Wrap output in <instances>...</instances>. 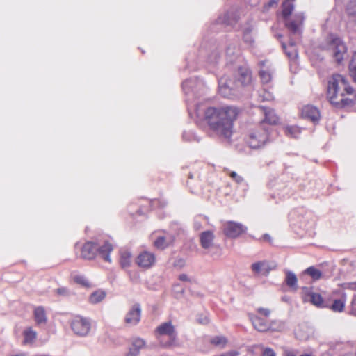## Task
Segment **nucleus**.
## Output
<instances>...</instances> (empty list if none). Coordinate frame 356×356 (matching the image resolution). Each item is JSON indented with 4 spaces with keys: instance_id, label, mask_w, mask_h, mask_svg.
<instances>
[{
    "instance_id": "c85d7f7f",
    "label": "nucleus",
    "mask_w": 356,
    "mask_h": 356,
    "mask_svg": "<svg viewBox=\"0 0 356 356\" xmlns=\"http://www.w3.org/2000/svg\"><path fill=\"white\" fill-rule=\"evenodd\" d=\"M106 293L103 290H96L89 297V302L92 304H97L106 298Z\"/></svg>"
},
{
    "instance_id": "864d4df0",
    "label": "nucleus",
    "mask_w": 356,
    "mask_h": 356,
    "mask_svg": "<svg viewBox=\"0 0 356 356\" xmlns=\"http://www.w3.org/2000/svg\"><path fill=\"white\" fill-rule=\"evenodd\" d=\"M261 240H263L264 241H267L270 243H272V238L271 236H270V234L266 233V234H264L262 236H261V238H260Z\"/></svg>"
},
{
    "instance_id": "2eb2a0df",
    "label": "nucleus",
    "mask_w": 356,
    "mask_h": 356,
    "mask_svg": "<svg viewBox=\"0 0 356 356\" xmlns=\"http://www.w3.org/2000/svg\"><path fill=\"white\" fill-rule=\"evenodd\" d=\"M301 117L303 119L311 121L314 124H318L321 119V113L319 109L313 105L307 104L301 109Z\"/></svg>"
},
{
    "instance_id": "b1692460",
    "label": "nucleus",
    "mask_w": 356,
    "mask_h": 356,
    "mask_svg": "<svg viewBox=\"0 0 356 356\" xmlns=\"http://www.w3.org/2000/svg\"><path fill=\"white\" fill-rule=\"evenodd\" d=\"M284 284L293 291H296L298 289V278L296 275L291 270H287L286 272Z\"/></svg>"
},
{
    "instance_id": "603ef678",
    "label": "nucleus",
    "mask_w": 356,
    "mask_h": 356,
    "mask_svg": "<svg viewBox=\"0 0 356 356\" xmlns=\"http://www.w3.org/2000/svg\"><path fill=\"white\" fill-rule=\"evenodd\" d=\"M258 312L263 314L265 316H268L270 314V310L266 308L260 307L258 309Z\"/></svg>"
},
{
    "instance_id": "0e129e2a",
    "label": "nucleus",
    "mask_w": 356,
    "mask_h": 356,
    "mask_svg": "<svg viewBox=\"0 0 356 356\" xmlns=\"http://www.w3.org/2000/svg\"><path fill=\"white\" fill-rule=\"evenodd\" d=\"M177 293H180L181 295H183L184 293V289L181 288L180 290L177 291Z\"/></svg>"
},
{
    "instance_id": "a18cd8bd",
    "label": "nucleus",
    "mask_w": 356,
    "mask_h": 356,
    "mask_svg": "<svg viewBox=\"0 0 356 356\" xmlns=\"http://www.w3.org/2000/svg\"><path fill=\"white\" fill-rule=\"evenodd\" d=\"M262 356H276L275 352L271 348L266 347L262 351Z\"/></svg>"
},
{
    "instance_id": "5fc2aeb1",
    "label": "nucleus",
    "mask_w": 356,
    "mask_h": 356,
    "mask_svg": "<svg viewBox=\"0 0 356 356\" xmlns=\"http://www.w3.org/2000/svg\"><path fill=\"white\" fill-rule=\"evenodd\" d=\"M211 249V256L213 257H219L221 254V248H220V250L217 249Z\"/></svg>"
},
{
    "instance_id": "6e6d98bb",
    "label": "nucleus",
    "mask_w": 356,
    "mask_h": 356,
    "mask_svg": "<svg viewBox=\"0 0 356 356\" xmlns=\"http://www.w3.org/2000/svg\"><path fill=\"white\" fill-rule=\"evenodd\" d=\"M179 280L182 282L189 281L188 276L186 274H180L179 275Z\"/></svg>"
},
{
    "instance_id": "338daca9",
    "label": "nucleus",
    "mask_w": 356,
    "mask_h": 356,
    "mask_svg": "<svg viewBox=\"0 0 356 356\" xmlns=\"http://www.w3.org/2000/svg\"><path fill=\"white\" fill-rule=\"evenodd\" d=\"M285 356H296V355L291 353H287Z\"/></svg>"
},
{
    "instance_id": "1a4fd4ad",
    "label": "nucleus",
    "mask_w": 356,
    "mask_h": 356,
    "mask_svg": "<svg viewBox=\"0 0 356 356\" xmlns=\"http://www.w3.org/2000/svg\"><path fill=\"white\" fill-rule=\"evenodd\" d=\"M155 333L161 336L166 335L169 337L163 344V347L169 348L177 345V332L170 321L162 323L156 327Z\"/></svg>"
},
{
    "instance_id": "f704fd0d",
    "label": "nucleus",
    "mask_w": 356,
    "mask_h": 356,
    "mask_svg": "<svg viewBox=\"0 0 356 356\" xmlns=\"http://www.w3.org/2000/svg\"><path fill=\"white\" fill-rule=\"evenodd\" d=\"M302 128L298 126H287L286 127V134L294 138H298L301 134Z\"/></svg>"
},
{
    "instance_id": "79ce46f5",
    "label": "nucleus",
    "mask_w": 356,
    "mask_h": 356,
    "mask_svg": "<svg viewBox=\"0 0 356 356\" xmlns=\"http://www.w3.org/2000/svg\"><path fill=\"white\" fill-rule=\"evenodd\" d=\"M340 88H343V92L350 95L353 92V88L350 86L348 81L344 76V82H341Z\"/></svg>"
},
{
    "instance_id": "423d86ee",
    "label": "nucleus",
    "mask_w": 356,
    "mask_h": 356,
    "mask_svg": "<svg viewBox=\"0 0 356 356\" xmlns=\"http://www.w3.org/2000/svg\"><path fill=\"white\" fill-rule=\"evenodd\" d=\"M181 87L186 96L187 104L192 103L196 99L204 96L208 90L204 81L198 76L185 79L182 82Z\"/></svg>"
},
{
    "instance_id": "c9c22d12",
    "label": "nucleus",
    "mask_w": 356,
    "mask_h": 356,
    "mask_svg": "<svg viewBox=\"0 0 356 356\" xmlns=\"http://www.w3.org/2000/svg\"><path fill=\"white\" fill-rule=\"evenodd\" d=\"M184 140L188 142L196 141L199 143L201 138L196 135L193 131H185L182 134Z\"/></svg>"
},
{
    "instance_id": "dca6fc26",
    "label": "nucleus",
    "mask_w": 356,
    "mask_h": 356,
    "mask_svg": "<svg viewBox=\"0 0 356 356\" xmlns=\"http://www.w3.org/2000/svg\"><path fill=\"white\" fill-rule=\"evenodd\" d=\"M141 312L140 304L138 302L134 303L127 313L124 322L127 324L136 325L140 321Z\"/></svg>"
},
{
    "instance_id": "e2e57ef3",
    "label": "nucleus",
    "mask_w": 356,
    "mask_h": 356,
    "mask_svg": "<svg viewBox=\"0 0 356 356\" xmlns=\"http://www.w3.org/2000/svg\"><path fill=\"white\" fill-rule=\"evenodd\" d=\"M300 356H315L311 353H303V354H301Z\"/></svg>"
},
{
    "instance_id": "39448f33",
    "label": "nucleus",
    "mask_w": 356,
    "mask_h": 356,
    "mask_svg": "<svg viewBox=\"0 0 356 356\" xmlns=\"http://www.w3.org/2000/svg\"><path fill=\"white\" fill-rule=\"evenodd\" d=\"M318 48L329 53L337 64H341L344 58V54L347 51V47L337 34L330 33L321 42Z\"/></svg>"
},
{
    "instance_id": "e433bc0d",
    "label": "nucleus",
    "mask_w": 356,
    "mask_h": 356,
    "mask_svg": "<svg viewBox=\"0 0 356 356\" xmlns=\"http://www.w3.org/2000/svg\"><path fill=\"white\" fill-rule=\"evenodd\" d=\"M356 57V51L353 52L351 62L349 65L350 75L353 82L356 83V63H355V58Z\"/></svg>"
},
{
    "instance_id": "4c0bfd02",
    "label": "nucleus",
    "mask_w": 356,
    "mask_h": 356,
    "mask_svg": "<svg viewBox=\"0 0 356 356\" xmlns=\"http://www.w3.org/2000/svg\"><path fill=\"white\" fill-rule=\"evenodd\" d=\"M154 246L159 250H164L168 246V243L166 242V238L165 236H158L154 242Z\"/></svg>"
},
{
    "instance_id": "69168bd1",
    "label": "nucleus",
    "mask_w": 356,
    "mask_h": 356,
    "mask_svg": "<svg viewBox=\"0 0 356 356\" xmlns=\"http://www.w3.org/2000/svg\"><path fill=\"white\" fill-rule=\"evenodd\" d=\"M188 178L190 179H193V175L191 172H190L188 174Z\"/></svg>"
},
{
    "instance_id": "7ed1b4c3",
    "label": "nucleus",
    "mask_w": 356,
    "mask_h": 356,
    "mask_svg": "<svg viewBox=\"0 0 356 356\" xmlns=\"http://www.w3.org/2000/svg\"><path fill=\"white\" fill-rule=\"evenodd\" d=\"M233 71L232 76L225 75L218 79V92L225 98L238 97L251 81L250 71L247 66L238 64Z\"/></svg>"
},
{
    "instance_id": "4d7b16f0",
    "label": "nucleus",
    "mask_w": 356,
    "mask_h": 356,
    "mask_svg": "<svg viewBox=\"0 0 356 356\" xmlns=\"http://www.w3.org/2000/svg\"><path fill=\"white\" fill-rule=\"evenodd\" d=\"M263 266H264V268L262 270H264V274H266V275L268 274L270 272V270H271L270 268L268 267V266H266L265 264Z\"/></svg>"
},
{
    "instance_id": "a211bd4d",
    "label": "nucleus",
    "mask_w": 356,
    "mask_h": 356,
    "mask_svg": "<svg viewBox=\"0 0 356 356\" xmlns=\"http://www.w3.org/2000/svg\"><path fill=\"white\" fill-rule=\"evenodd\" d=\"M341 82H344V76L337 73L332 74L327 82V95H330L332 92L331 96L336 97Z\"/></svg>"
},
{
    "instance_id": "3c124183",
    "label": "nucleus",
    "mask_w": 356,
    "mask_h": 356,
    "mask_svg": "<svg viewBox=\"0 0 356 356\" xmlns=\"http://www.w3.org/2000/svg\"><path fill=\"white\" fill-rule=\"evenodd\" d=\"M355 302H356V293H354L353 295L352 301H351L352 307H354ZM350 313V314H352L353 316H356V310L354 309V307L352 308Z\"/></svg>"
},
{
    "instance_id": "2f4dec72",
    "label": "nucleus",
    "mask_w": 356,
    "mask_h": 356,
    "mask_svg": "<svg viewBox=\"0 0 356 356\" xmlns=\"http://www.w3.org/2000/svg\"><path fill=\"white\" fill-rule=\"evenodd\" d=\"M23 335H24L23 343H29L33 342L35 339V338L37 337V333L31 327H29L23 332Z\"/></svg>"
},
{
    "instance_id": "bb28decb",
    "label": "nucleus",
    "mask_w": 356,
    "mask_h": 356,
    "mask_svg": "<svg viewBox=\"0 0 356 356\" xmlns=\"http://www.w3.org/2000/svg\"><path fill=\"white\" fill-rule=\"evenodd\" d=\"M252 324L254 327L261 332H266L271 328L266 321L260 317H255L252 320Z\"/></svg>"
},
{
    "instance_id": "13d9d810",
    "label": "nucleus",
    "mask_w": 356,
    "mask_h": 356,
    "mask_svg": "<svg viewBox=\"0 0 356 356\" xmlns=\"http://www.w3.org/2000/svg\"><path fill=\"white\" fill-rule=\"evenodd\" d=\"M200 227H201V223L200 222H197V220H195L194 228L195 229H199Z\"/></svg>"
},
{
    "instance_id": "6e6552de",
    "label": "nucleus",
    "mask_w": 356,
    "mask_h": 356,
    "mask_svg": "<svg viewBox=\"0 0 356 356\" xmlns=\"http://www.w3.org/2000/svg\"><path fill=\"white\" fill-rule=\"evenodd\" d=\"M310 214L303 208H296L289 213V220L293 229H300V231L307 232L313 225V222L309 220Z\"/></svg>"
},
{
    "instance_id": "f3484780",
    "label": "nucleus",
    "mask_w": 356,
    "mask_h": 356,
    "mask_svg": "<svg viewBox=\"0 0 356 356\" xmlns=\"http://www.w3.org/2000/svg\"><path fill=\"white\" fill-rule=\"evenodd\" d=\"M200 243L201 247L204 250L210 248L217 249L220 250V245L214 244L213 240L215 238L213 231L207 230L200 234Z\"/></svg>"
},
{
    "instance_id": "052dcab7",
    "label": "nucleus",
    "mask_w": 356,
    "mask_h": 356,
    "mask_svg": "<svg viewBox=\"0 0 356 356\" xmlns=\"http://www.w3.org/2000/svg\"><path fill=\"white\" fill-rule=\"evenodd\" d=\"M177 263L175 265H180V266H182L184 263V260L182 259H179V260L177 261Z\"/></svg>"
},
{
    "instance_id": "72a5a7b5",
    "label": "nucleus",
    "mask_w": 356,
    "mask_h": 356,
    "mask_svg": "<svg viewBox=\"0 0 356 356\" xmlns=\"http://www.w3.org/2000/svg\"><path fill=\"white\" fill-rule=\"evenodd\" d=\"M281 45H282L283 50L284 51V53L286 54V56L289 57V58L293 59V58H296L298 57V53H297L296 50L295 49V42H293V41L290 42V46L291 48L293 49V50L292 51L287 50V47H286V44H285V42H281Z\"/></svg>"
},
{
    "instance_id": "a19ab883",
    "label": "nucleus",
    "mask_w": 356,
    "mask_h": 356,
    "mask_svg": "<svg viewBox=\"0 0 356 356\" xmlns=\"http://www.w3.org/2000/svg\"><path fill=\"white\" fill-rule=\"evenodd\" d=\"M74 281L76 284H81L83 286L87 288L90 286V284L83 275H75L74 277Z\"/></svg>"
},
{
    "instance_id": "4468645a",
    "label": "nucleus",
    "mask_w": 356,
    "mask_h": 356,
    "mask_svg": "<svg viewBox=\"0 0 356 356\" xmlns=\"http://www.w3.org/2000/svg\"><path fill=\"white\" fill-rule=\"evenodd\" d=\"M70 327L75 334L85 337L90 330V323L87 318H76L71 322Z\"/></svg>"
},
{
    "instance_id": "7c9ffc66",
    "label": "nucleus",
    "mask_w": 356,
    "mask_h": 356,
    "mask_svg": "<svg viewBox=\"0 0 356 356\" xmlns=\"http://www.w3.org/2000/svg\"><path fill=\"white\" fill-rule=\"evenodd\" d=\"M335 98L334 96H329L330 104L334 105L337 108H345L353 103V100L349 98L343 97L339 102H336L334 100Z\"/></svg>"
},
{
    "instance_id": "5701e85b",
    "label": "nucleus",
    "mask_w": 356,
    "mask_h": 356,
    "mask_svg": "<svg viewBox=\"0 0 356 356\" xmlns=\"http://www.w3.org/2000/svg\"><path fill=\"white\" fill-rule=\"evenodd\" d=\"M33 316L37 324L46 323L47 321L45 309L42 306H38L34 309Z\"/></svg>"
},
{
    "instance_id": "ea45409f",
    "label": "nucleus",
    "mask_w": 356,
    "mask_h": 356,
    "mask_svg": "<svg viewBox=\"0 0 356 356\" xmlns=\"http://www.w3.org/2000/svg\"><path fill=\"white\" fill-rule=\"evenodd\" d=\"M227 341L225 337L222 336H215L211 339V343L216 346H225Z\"/></svg>"
},
{
    "instance_id": "680f3d73",
    "label": "nucleus",
    "mask_w": 356,
    "mask_h": 356,
    "mask_svg": "<svg viewBox=\"0 0 356 356\" xmlns=\"http://www.w3.org/2000/svg\"><path fill=\"white\" fill-rule=\"evenodd\" d=\"M266 60H261L259 62V65L261 67H264Z\"/></svg>"
},
{
    "instance_id": "20e7f679",
    "label": "nucleus",
    "mask_w": 356,
    "mask_h": 356,
    "mask_svg": "<svg viewBox=\"0 0 356 356\" xmlns=\"http://www.w3.org/2000/svg\"><path fill=\"white\" fill-rule=\"evenodd\" d=\"M81 257L83 259L92 260L98 256L106 262L111 261L110 254L113 247L104 237L86 241L81 247Z\"/></svg>"
},
{
    "instance_id": "774afa93",
    "label": "nucleus",
    "mask_w": 356,
    "mask_h": 356,
    "mask_svg": "<svg viewBox=\"0 0 356 356\" xmlns=\"http://www.w3.org/2000/svg\"><path fill=\"white\" fill-rule=\"evenodd\" d=\"M318 58L321 61L323 60V59H324L323 56H321L320 55H318Z\"/></svg>"
},
{
    "instance_id": "a878e982",
    "label": "nucleus",
    "mask_w": 356,
    "mask_h": 356,
    "mask_svg": "<svg viewBox=\"0 0 356 356\" xmlns=\"http://www.w3.org/2000/svg\"><path fill=\"white\" fill-rule=\"evenodd\" d=\"M279 118L276 115H271L270 113H266L265 118L261 122L262 128H268L269 133L273 129L272 125L277 124Z\"/></svg>"
},
{
    "instance_id": "49530a36",
    "label": "nucleus",
    "mask_w": 356,
    "mask_h": 356,
    "mask_svg": "<svg viewBox=\"0 0 356 356\" xmlns=\"http://www.w3.org/2000/svg\"><path fill=\"white\" fill-rule=\"evenodd\" d=\"M230 177L238 184L243 181V178L238 175L235 171H232L230 172Z\"/></svg>"
},
{
    "instance_id": "393cba45",
    "label": "nucleus",
    "mask_w": 356,
    "mask_h": 356,
    "mask_svg": "<svg viewBox=\"0 0 356 356\" xmlns=\"http://www.w3.org/2000/svg\"><path fill=\"white\" fill-rule=\"evenodd\" d=\"M294 10V4L291 0H285L282 4V19H287L291 17L292 13Z\"/></svg>"
},
{
    "instance_id": "de8ad7c7",
    "label": "nucleus",
    "mask_w": 356,
    "mask_h": 356,
    "mask_svg": "<svg viewBox=\"0 0 356 356\" xmlns=\"http://www.w3.org/2000/svg\"><path fill=\"white\" fill-rule=\"evenodd\" d=\"M56 293L59 296H66L69 295V291L65 287H60L56 289Z\"/></svg>"
},
{
    "instance_id": "58836bf2",
    "label": "nucleus",
    "mask_w": 356,
    "mask_h": 356,
    "mask_svg": "<svg viewBox=\"0 0 356 356\" xmlns=\"http://www.w3.org/2000/svg\"><path fill=\"white\" fill-rule=\"evenodd\" d=\"M259 76L262 83H268L271 81V74L266 70H260L259 71Z\"/></svg>"
},
{
    "instance_id": "37998d69",
    "label": "nucleus",
    "mask_w": 356,
    "mask_h": 356,
    "mask_svg": "<svg viewBox=\"0 0 356 356\" xmlns=\"http://www.w3.org/2000/svg\"><path fill=\"white\" fill-rule=\"evenodd\" d=\"M108 339L115 346H120L123 343L122 339L118 336L108 335Z\"/></svg>"
},
{
    "instance_id": "9b49d317",
    "label": "nucleus",
    "mask_w": 356,
    "mask_h": 356,
    "mask_svg": "<svg viewBox=\"0 0 356 356\" xmlns=\"http://www.w3.org/2000/svg\"><path fill=\"white\" fill-rule=\"evenodd\" d=\"M301 289L303 302H310L314 306L321 309L328 307V301L325 300L320 293L312 291L311 287L303 286Z\"/></svg>"
},
{
    "instance_id": "9d476101",
    "label": "nucleus",
    "mask_w": 356,
    "mask_h": 356,
    "mask_svg": "<svg viewBox=\"0 0 356 356\" xmlns=\"http://www.w3.org/2000/svg\"><path fill=\"white\" fill-rule=\"evenodd\" d=\"M268 140L269 129L265 127L252 131L245 138L249 147L255 149L264 147Z\"/></svg>"
},
{
    "instance_id": "c03bdc74",
    "label": "nucleus",
    "mask_w": 356,
    "mask_h": 356,
    "mask_svg": "<svg viewBox=\"0 0 356 356\" xmlns=\"http://www.w3.org/2000/svg\"><path fill=\"white\" fill-rule=\"evenodd\" d=\"M264 266V263L261 261L255 262L252 264V270L254 273H259L262 270V267Z\"/></svg>"
},
{
    "instance_id": "bf43d9fd",
    "label": "nucleus",
    "mask_w": 356,
    "mask_h": 356,
    "mask_svg": "<svg viewBox=\"0 0 356 356\" xmlns=\"http://www.w3.org/2000/svg\"><path fill=\"white\" fill-rule=\"evenodd\" d=\"M282 300L285 302H289L291 299L290 297L288 296H284L282 297Z\"/></svg>"
},
{
    "instance_id": "ddd939ff",
    "label": "nucleus",
    "mask_w": 356,
    "mask_h": 356,
    "mask_svg": "<svg viewBox=\"0 0 356 356\" xmlns=\"http://www.w3.org/2000/svg\"><path fill=\"white\" fill-rule=\"evenodd\" d=\"M305 15L303 12L296 13L293 17H289L287 19H284L283 22L284 26L292 34H296L300 32V26L303 24L305 20Z\"/></svg>"
},
{
    "instance_id": "8fccbe9b",
    "label": "nucleus",
    "mask_w": 356,
    "mask_h": 356,
    "mask_svg": "<svg viewBox=\"0 0 356 356\" xmlns=\"http://www.w3.org/2000/svg\"><path fill=\"white\" fill-rule=\"evenodd\" d=\"M152 204L157 203L159 207L161 208H163L167 205V202L163 200H154L152 202Z\"/></svg>"
},
{
    "instance_id": "f8f14e48",
    "label": "nucleus",
    "mask_w": 356,
    "mask_h": 356,
    "mask_svg": "<svg viewBox=\"0 0 356 356\" xmlns=\"http://www.w3.org/2000/svg\"><path fill=\"white\" fill-rule=\"evenodd\" d=\"M248 227L241 222L227 221L223 225V234L229 238H236L242 234L246 233Z\"/></svg>"
},
{
    "instance_id": "473e14b6",
    "label": "nucleus",
    "mask_w": 356,
    "mask_h": 356,
    "mask_svg": "<svg viewBox=\"0 0 356 356\" xmlns=\"http://www.w3.org/2000/svg\"><path fill=\"white\" fill-rule=\"evenodd\" d=\"M131 256V254L129 252H124L121 253L120 258V264L122 269H126L130 266Z\"/></svg>"
},
{
    "instance_id": "0eeeda50",
    "label": "nucleus",
    "mask_w": 356,
    "mask_h": 356,
    "mask_svg": "<svg viewBox=\"0 0 356 356\" xmlns=\"http://www.w3.org/2000/svg\"><path fill=\"white\" fill-rule=\"evenodd\" d=\"M239 19L238 10L236 8H231L212 22L208 29L211 33H217L223 29L229 30L237 24Z\"/></svg>"
},
{
    "instance_id": "cd10ccee",
    "label": "nucleus",
    "mask_w": 356,
    "mask_h": 356,
    "mask_svg": "<svg viewBox=\"0 0 356 356\" xmlns=\"http://www.w3.org/2000/svg\"><path fill=\"white\" fill-rule=\"evenodd\" d=\"M327 308L330 309L334 312H341L345 308V300L339 298L334 299L332 303L328 301V307Z\"/></svg>"
},
{
    "instance_id": "aec40b11",
    "label": "nucleus",
    "mask_w": 356,
    "mask_h": 356,
    "mask_svg": "<svg viewBox=\"0 0 356 356\" xmlns=\"http://www.w3.org/2000/svg\"><path fill=\"white\" fill-rule=\"evenodd\" d=\"M345 15L348 17V26L356 23V0H349L345 6Z\"/></svg>"
},
{
    "instance_id": "6ab92c4d",
    "label": "nucleus",
    "mask_w": 356,
    "mask_h": 356,
    "mask_svg": "<svg viewBox=\"0 0 356 356\" xmlns=\"http://www.w3.org/2000/svg\"><path fill=\"white\" fill-rule=\"evenodd\" d=\"M155 262V256L153 253L144 251L136 258V264L142 268H149Z\"/></svg>"
},
{
    "instance_id": "4be33fe9",
    "label": "nucleus",
    "mask_w": 356,
    "mask_h": 356,
    "mask_svg": "<svg viewBox=\"0 0 356 356\" xmlns=\"http://www.w3.org/2000/svg\"><path fill=\"white\" fill-rule=\"evenodd\" d=\"M253 29V26L249 24H248L247 26H245L243 29V40L245 44H248L250 46H252L254 43V39L252 35Z\"/></svg>"
},
{
    "instance_id": "09e8293b",
    "label": "nucleus",
    "mask_w": 356,
    "mask_h": 356,
    "mask_svg": "<svg viewBox=\"0 0 356 356\" xmlns=\"http://www.w3.org/2000/svg\"><path fill=\"white\" fill-rule=\"evenodd\" d=\"M279 0H270L268 3L264 4L265 8H272L277 5Z\"/></svg>"
},
{
    "instance_id": "f257e3e1",
    "label": "nucleus",
    "mask_w": 356,
    "mask_h": 356,
    "mask_svg": "<svg viewBox=\"0 0 356 356\" xmlns=\"http://www.w3.org/2000/svg\"><path fill=\"white\" fill-rule=\"evenodd\" d=\"M238 37L234 34H225L218 39L204 35L198 49L197 56L189 53L186 57L184 70L196 71L200 65H205L209 72L216 73L215 68L220 60V52L224 49L226 56V65L231 70H235L238 64L243 66V58L237 49Z\"/></svg>"
},
{
    "instance_id": "412c9836",
    "label": "nucleus",
    "mask_w": 356,
    "mask_h": 356,
    "mask_svg": "<svg viewBox=\"0 0 356 356\" xmlns=\"http://www.w3.org/2000/svg\"><path fill=\"white\" fill-rule=\"evenodd\" d=\"M145 341L141 338H136L133 339L129 351L125 354L124 356H138L140 353V350L145 346Z\"/></svg>"
},
{
    "instance_id": "f03ea898",
    "label": "nucleus",
    "mask_w": 356,
    "mask_h": 356,
    "mask_svg": "<svg viewBox=\"0 0 356 356\" xmlns=\"http://www.w3.org/2000/svg\"><path fill=\"white\" fill-rule=\"evenodd\" d=\"M238 111L236 107H207L204 111V121L217 136L230 140L233 134L234 122Z\"/></svg>"
},
{
    "instance_id": "c756f323",
    "label": "nucleus",
    "mask_w": 356,
    "mask_h": 356,
    "mask_svg": "<svg viewBox=\"0 0 356 356\" xmlns=\"http://www.w3.org/2000/svg\"><path fill=\"white\" fill-rule=\"evenodd\" d=\"M304 273L311 276V277L314 281L320 280L323 275L322 272L314 266H309L307 268H306L304 271Z\"/></svg>"
}]
</instances>
